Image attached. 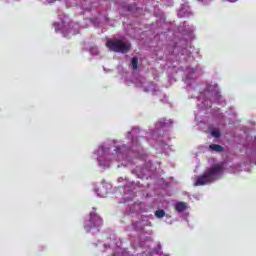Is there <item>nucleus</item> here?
Wrapping results in <instances>:
<instances>
[{
  "instance_id": "obj_4",
  "label": "nucleus",
  "mask_w": 256,
  "mask_h": 256,
  "mask_svg": "<svg viewBox=\"0 0 256 256\" xmlns=\"http://www.w3.org/2000/svg\"><path fill=\"white\" fill-rule=\"evenodd\" d=\"M185 209H187V203L185 202H178L175 204V210L178 213H183V211H185Z\"/></svg>"
},
{
  "instance_id": "obj_2",
  "label": "nucleus",
  "mask_w": 256,
  "mask_h": 256,
  "mask_svg": "<svg viewBox=\"0 0 256 256\" xmlns=\"http://www.w3.org/2000/svg\"><path fill=\"white\" fill-rule=\"evenodd\" d=\"M106 47L109 48V51H113L114 53H129V51H131V44L121 39L107 41Z\"/></svg>"
},
{
  "instance_id": "obj_1",
  "label": "nucleus",
  "mask_w": 256,
  "mask_h": 256,
  "mask_svg": "<svg viewBox=\"0 0 256 256\" xmlns=\"http://www.w3.org/2000/svg\"><path fill=\"white\" fill-rule=\"evenodd\" d=\"M223 171H225L223 164H214L203 175L197 177L195 185H209V183L221 179L223 177Z\"/></svg>"
},
{
  "instance_id": "obj_6",
  "label": "nucleus",
  "mask_w": 256,
  "mask_h": 256,
  "mask_svg": "<svg viewBox=\"0 0 256 256\" xmlns=\"http://www.w3.org/2000/svg\"><path fill=\"white\" fill-rule=\"evenodd\" d=\"M131 65L134 71H136V69H139V59L137 57H133L131 60Z\"/></svg>"
},
{
  "instance_id": "obj_7",
  "label": "nucleus",
  "mask_w": 256,
  "mask_h": 256,
  "mask_svg": "<svg viewBox=\"0 0 256 256\" xmlns=\"http://www.w3.org/2000/svg\"><path fill=\"white\" fill-rule=\"evenodd\" d=\"M155 216L157 217V219H163V217H165V210L163 209L157 210L155 212Z\"/></svg>"
},
{
  "instance_id": "obj_9",
  "label": "nucleus",
  "mask_w": 256,
  "mask_h": 256,
  "mask_svg": "<svg viewBox=\"0 0 256 256\" xmlns=\"http://www.w3.org/2000/svg\"><path fill=\"white\" fill-rule=\"evenodd\" d=\"M230 3H235L237 0H228Z\"/></svg>"
},
{
  "instance_id": "obj_8",
  "label": "nucleus",
  "mask_w": 256,
  "mask_h": 256,
  "mask_svg": "<svg viewBox=\"0 0 256 256\" xmlns=\"http://www.w3.org/2000/svg\"><path fill=\"white\" fill-rule=\"evenodd\" d=\"M212 137H215L216 139H219V137H221V132H219V130H213L211 132Z\"/></svg>"
},
{
  "instance_id": "obj_5",
  "label": "nucleus",
  "mask_w": 256,
  "mask_h": 256,
  "mask_svg": "<svg viewBox=\"0 0 256 256\" xmlns=\"http://www.w3.org/2000/svg\"><path fill=\"white\" fill-rule=\"evenodd\" d=\"M209 147L212 151H216V153H221L223 151V146L219 144H211Z\"/></svg>"
},
{
  "instance_id": "obj_3",
  "label": "nucleus",
  "mask_w": 256,
  "mask_h": 256,
  "mask_svg": "<svg viewBox=\"0 0 256 256\" xmlns=\"http://www.w3.org/2000/svg\"><path fill=\"white\" fill-rule=\"evenodd\" d=\"M101 223H103V220L99 218L97 215H91L90 220L85 225L84 229L87 233L91 231V229H95V227H101Z\"/></svg>"
}]
</instances>
